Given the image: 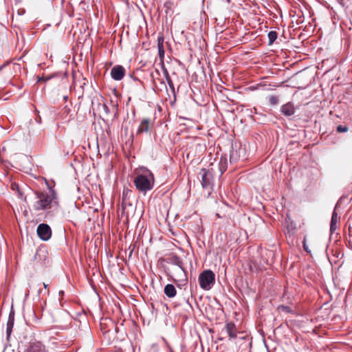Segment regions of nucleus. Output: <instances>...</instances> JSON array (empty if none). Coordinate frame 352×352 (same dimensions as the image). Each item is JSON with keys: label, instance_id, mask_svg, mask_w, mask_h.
Wrapping results in <instances>:
<instances>
[{"label": "nucleus", "instance_id": "nucleus-1", "mask_svg": "<svg viewBox=\"0 0 352 352\" xmlns=\"http://www.w3.org/2000/svg\"><path fill=\"white\" fill-rule=\"evenodd\" d=\"M49 191H36V201L33 204V208L36 210H45L58 206L56 193L49 187Z\"/></svg>", "mask_w": 352, "mask_h": 352}, {"label": "nucleus", "instance_id": "nucleus-2", "mask_svg": "<svg viewBox=\"0 0 352 352\" xmlns=\"http://www.w3.org/2000/svg\"><path fill=\"white\" fill-rule=\"evenodd\" d=\"M133 183L138 190L145 194L154 186V175L151 170L144 169L135 177Z\"/></svg>", "mask_w": 352, "mask_h": 352}, {"label": "nucleus", "instance_id": "nucleus-3", "mask_svg": "<svg viewBox=\"0 0 352 352\" xmlns=\"http://www.w3.org/2000/svg\"><path fill=\"white\" fill-rule=\"evenodd\" d=\"M214 274L210 270H204L199 276V285L204 290L211 289L214 283Z\"/></svg>", "mask_w": 352, "mask_h": 352}, {"label": "nucleus", "instance_id": "nucleus-4", "mask_svg": "<svg viewBox=\"0 0 352 352\" xmlns=\"http://www.w3.org/2000/svg\"><path fill=\"white\" fill-rule=\"evenodd\" d=\"M200 175H201V186L203 188L208 190V195H210L213 189L212 173L209 170L202 168Z\"/></svg>", "mask_w": 352, "mask_h": 352}, {"label": "nucleus", "instance_id": "nucleus-5", "mask_svg": "<svg viewBox=\"0 0 352 352\" xmlns=\"http://www.w3.org/2000/svg\"><path fill=\"white\" fill-rule=\"evenodd\" d=\"M38 236L43 241H47L52 236V230L49 225L41 223L37 227Z\"/></svg>", "mask_w": 352, "mask_h": 352}, {"label": "nucleus", "instance_id": "nucleus-6", "mask_svg": "<svg viewBox=\"0 0 352 352\" xmlns=\"http://www.w3.org/2000/svg\"><path fill=\"white\" fill-rule=\"evenodd\" d=\"M170 263L171 264L178 267V268L177 269L178 276L181 278V280H182L183 278L186 280V274L183 267V262L182 259L178 256L174 255L170 258Z\"/></svg>", "mask_w": 352, "mask_h": 352}, {"label": "nucleus", "instance_id": "nucleus-7", "mask_svg": "<svg viewBox=\"0 0 352 352\" xmlns=\"http://www.w3.org/2000/svg\"><path fill=\"white\" fill-rule=\"evenodd\" d=\"M125 74V69L122 65H116L111 70V76L115 80H120Z\"/></svg>", "mask_w": 352, "mask_h": 352}, {"label": "nucleus", "instance_id": "nucleus-8", "mask_svg": "<svg viewBox=\"0 0 352 352\" xmlns=\"http://www.w3.org/2000/svg\"><path fill=\"white\" fill-rule=\"evenodd\" d=\"M281 113L285 116H291L294 114L295 109L292 102L283 104L280 108Z\"/></svg>", "mask_w": 352, "mask_h": 352}, {"label": "nucleus", "instance_id": "nucleus-9", "mask_svg": "<svg viewBox=\"0 0 352 352\" xmlns=\"http://www.w3.org/2000/svg\"><path fill=\"white\" fill-rule=\"evenodd\" d=\"M28 352H48L45 346L41 342L31 344Z\"/></svg>", "mask_w": 352, "mask_h": 352}, {"label": "nucleus", "instance_id": "nucleus-10", "mask_svg": "<svg viewBox=\"0 0 352 352\" xmlns=\"http://www.w3.org/2000/svg\"><path fill=\"white\" fill-rule=\"evenodd\" d=\"M164 294L168 297V298H173L176 296L177 291L175 287V286L172 284H168L164 287Z\"/></svg>", "mask_w": 352, "mask_h": 352}, {"label": "nucleus", "instance_id": "nucleus-11", "mask_svg": "<svg viewBox=\"0 0 352 352\" xmlns=\"http://www.w3.org/2000/svg\"><path fill=\"white\" fill-rule=\"evenodd\" d=\"M339 217L338 216L337 212L334 210L332 213L331 219V223H330V232L331 233H333L337 227L336 224L338 222Z\"/></svg>", "mask_w": 352, "mask_h": 352}, {"label": "nucleus", "instance_id": "nucleus-12", "mask_svg": "<svg viewBox=\"0 0 352 352\" xmlns=\"http://www.w3.org/2000/svg\"><path fill=\"white\" fill-rule=\"evenodd\" d=\"M148 126H149V120L148 119H144L138 129V133H142L144 132H147L148 131Z\"/></svg>", "mask_w": 352, "mask_h": 352}, {"label": "nucleus", "instance_id": "nucleus-13", "mask_svg": "<svg viewBox=\"0 0 352 352\" xmlns=\"http://www.w3.org/2000/svg\"><path fill=\"white\" fill-rule=\"evenodd\" d=\"M14 322V311L11 310L6 324V330H12Z\"/></svg>", "mask_w": 352, "mask_h": 352}, {"label": "nucleus", "instance_id": "nucleus-14", "mask_svg": "<svg viewBox=\"0 0 352 352\" xmlns=\"http://www.w3.org/2000/svg\"><path fill=\"white\" fill-rule=\"evenodd\" d=\"M174 2L172 1H167L164 3V8L166 14L171 15L173 13Z\"/></svg>", "mask_w": 352, "mask_h": 352}, {"label": "nucleus", "instance_id": "nucleus-15", "mask_svg": "<svg viewBox=\"0 0 352 352\" xmlns=\"http://www.w3.org/2000/svg\"><path fill=\"white\" fill-rule=\"evenodd\" d=\"M280 313L292 314H294L295 311L289 306L279 305L277 308Z\"/></svg>", "mask_w": 352, "mask_h": 352}, {"label": "nucleus", "instance_id": "nucleus-16", "mask_svg": "<svg viewBox=\"0 0 352 352\" xmlns=\"http://www.w3.org/2000/svg\"><path fill=\"white\" fill-rule=\"evenodd\" d=\"M164 76H165L166 80L167 81V83H168L169 87L173 90V91H174L175 87H174L173 82V81L169 76V74L166 69L164 70Z\"/></svg>", "mask_w": 352, "mask_h": 352}, {"label": "nucleus", "instance_id": "nucleus-17", "mask_svg": "<svg viewBox=\"0 0 352 352\" xmlns=\"http://www.w3.org/2000/svg\"><path fill=\"white\" fill-rule=\"evenodd\" d=\"M277 32L276 31H270L268 33L269 44H272L277 38Z\"/></svg>", "mask_w": 352, "mask_h": 352}, {"label": "nucleus", "instance_id": "nucleus-18", "mask_svg": "<svg viewBox=\"0 0 352 352\" xmlns=\"http://www.w3.org/2000/svg\"><path fill=\"white\" fill-rule=\"evenodd\" d=\"M268 100L270 104L273 106L278 104L279 101L278 97L276 96H270L268 97Z\"/></svg>", "mask_w": 352, "mask_h": 352}, {"label": "nucleus", "instance_id": "nucleus-19", "mask_svg": "<svg viewBox=\"0 0 352 352\" xmlns=\"http://www.w3.org/2000/svg\"><path fill=\"white\" fill-rule=\"evenodd\" d=\"M226 168H227L226 162L225 161L223 164L222 160H221L220 166H219L221 175H222L226 171Z\"/></svg>", "mask_w": 352, "mask_h": 352}, {"label": "nucleus", "instance_id": "nucleus-20", "mask_svg": "<svg viewBox=\"0 0 352 352\" xmlns=\"http://www.w3.org/2000/svg\"><path fill=\"white\" fill-rule=\"evenodd\" d=\"M158 53L160 58H163L164 56V45H157Z\"/></svg>", "mask_w": 352, "mask_h": 352}, {"label": "nucleus", "instance_id": "nucleus-21", "mask_svg": "<svg viewBox=\"0 0 352 352\" xmlns=\"http://www.w3.org/2000/svg\"><path fill=\"white\" fill-rule=\"evenodd\" d=\"M337 131L339 133H344L348 131V127L346 126L339 125L337 127Z\"/></svg>", "mask_w": 352, "mask_h": 352}, {"label": "nucleus", "instance_id": "nucleus-22", "mask_svg": "<svg viewBox=\"0 0 352 352\" xmlns=\"http://www.w3.org/2000/svg\"><path fill=\"white\" fill-rule=\"evenodd\" d=\"M102 109L106 115H109L110 113V110H109L108 106L107 105V104L103 103L102 104Z\"/></svg>", "mask_w": 352, "mask_h": 352}, {"label": "nucleus", "instance_id": "nucleus-23", "mask_svg": "<svg viewBox=\"0 0 352 352\" xmlns=\"http://www.w3.org/2000/svg\"><path fill=\"white\" fill-rule=\"evenodd\" d=\"M227 334L230 337V338H235L236 336V331H226Z\"/></svg>", "mask_w": 352, "mask_h": 352}, {"label": "nucleus", "instance_id": "nucleus-24", "mask_svg": "<svg viewBox=\"0 0 352 352\" xmlns=\"http://www.w3.org/2000/svg\"><path fill=\"white\" fill-rule=\"evenodd\" d=\"M164 37L162 36L157 38V45H164Z\"/></svg>", "mask_w": 352, "mask_h": 352}, {"label": "nucleus", "instance_id": "nucleus-25", "mask_svg": "<svg viewBox=\"0 0 352 352\" xmlns=\"http://www.w3.org/2000/svg\"><path fill=\"white\" fill-rule=\"evenodd\" d=\"M303 248L306 252H309V250H308V248L305 243V239L303 240Z\"/></svg>", "mask_w": 352, "mask_h": 352}, {"label": "nucleus", "instance_id": "nucleus-26", "mask_svg": "<svg viewBox=\"0 0 352 352\" xmlns=\"http://www.w3.org/2000/svg\"><path fill=\"white\" fill-rule=\"evenodd\" d=\"M11 187H12V190H14L15 188L18 189V188H19L18 185L16 183H12L11 184Z\"/></svg>", "mask_w": 352, "mask_h": 352}, {"label": "nucleus", "instance_id": "nucleus-27", "mask_svg": "<svg viewBox=\"0 0 352 352\" xmlns=\"http://www.w3.org/2000/svg\"><path fill=\"white\" fill-rule=\"evenodd\" d=\"M48 79H50V78H45L44 77H38V81H41V80L47 81Z\"/></svg>", "mask_w": 352, "mask_h": 352}, {"label": "nucleus", "instance_id": "nucleus-28", "mask_svg": "<svg viewBox=\"0 0 352 352\" xmlns=\"http://www.w3.org/2000/svg\"><path fill=\"white\" fill-rule=\"evenodd\" d=\"M233 324H227V330H231Z\"/></svg>", "mask_w": 352, "mask_h": 352}, {"label": "nucleus", "instance_id": "nucleus-29", "mask_svg": "<svg viewBox=\"0 0 352 352\" xmlns=\"http://www.w3.org/2000/svg\"><path fill=\"white\" fill-rule=\"evenodd\" d=\"M58 294H59V296H61V297H62V296H63V295H64V291L60 290V291L58 292Z\"/></svg>", "mask_w": 352, "mask_h": 352}, {"label": "nucleus", "instance_id": "nucleus-30", "mask_svg": "<svg viewBox=\"0 0 352 352\" xmlns=\"http://www.w3.org/2000/svg\"><path fill=\"white\" fill-rule=\"evenodd\" d=\"M7 332V338H9V337L10 336V334L12 333V331H6Z\"/></svg>", "mask_w": 352, "mask_h": 352}, {"label": "nucleus", "instance_id": "nucleus-31", "mask_svg": "<svg viewBox=\"0 0 352 352\" xmlns=\"http://www.w3.org/2000/svg\"><path fill=\"white\" fill-rule=\"evenodd\" d=\"M162 85L166 89V85L164 81L161 82Z\"/></svg>", "mask_w": 352, "mask_h": 352}, {"label": "nucleus", "instance_id": "nucleus-32", "mask_svg": "<svg viewBox=\"0 0 352 352\" xmlns=\"http://www.w3.org/2000/svg\"><path fill=\"white\" fill-rule=\"evenodd\" d=\"M43 286H44V288H45V289H47V288L48 285H47V284H45V283H43Z\"/></svg>", "mask_w": 352, "mask_h": 352}, {"label": "nucleus", "instance_id": "nucleus-33", "mask_svg": "<svg viewBox=\"0 0 352 352\" xmlns=\"http://www.w3.org/2000/svg\"><path fill=\"white\" fill-rule=\"evenodd\" d=\"M232 157H233V154H232V155H230V159L232 160Z\"/></svg>", "mask_w": 352, "mask_h": 352}, {"label": "nucleus", "instance_id": "nucleus-34", "mask_svg": "<svg viewBox=\"0 0 352 352\" xmlns=\"http://www.w3.org/2000/svg\"><path fill=\"white\" fill-rule=\"evenodd\" d=\"M49 293H50V291L47 289V294H49Z\"/></svg>", "mask_w": 352, "mask_h": 352}]
</instances>
